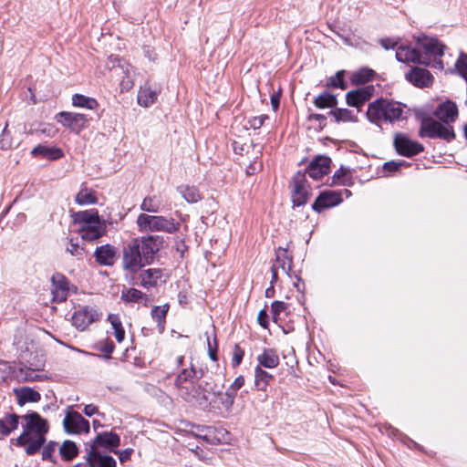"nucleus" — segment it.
Instances as JSON below:
<instances>
[{"label": "nucleus", "mask_w": 467, "mask_h": 467, "mask_svg": "<svg viewBox=\"0 0 467 467\" xmlns=\"http://www.w3.org/2000/svg\"><path fill=\"white\" fill-rule=\"evenodd\" d=\"M374 71L369 68H362L355 73L351 77V80L355 84H363L369 81L374 76Z\"/></svg>", "instance_id": "nucleus-43"}, {"label": "nucleus", "mask_w": 467, "mask_h": 467, "mask_svg": "<svg viewBox=\"0 0 467 467\" xmlns=\"http://www.w3.org/2000/svg\"><path fill=\"white\" fill-rule=\"evenodd\" d=\"M75 202L78 205H90L98 202L95 191L82 187L75 197Z\"/></svg>", "instance_id": "nucleus-32"}, {"label": "nucleus", "mask_w": 467, "mask_h": 467, "mask_svg": "<svg viewBox=\"0 0 467 467\" xmlns=\"http://www.w3.org/2000/svg\"><path fill=\"white\" fill-rule=\"evenodd\" d=\"M13 146V139L10 131L7 130V124H5L2 133L0 135V148L2 150H9Z\"/></svg>", "instance_id": "nucleus-44"}, {"label": "nucleus", "mask_w": 467, "mask_h": 467, "mask_svg": "<svg viewBox=\"0 0 467 467\" xmlns=\"http://www.w3.org/2000/svg\"><path fill=\"white\" fill-rule=\"evenodd\" d=\"M120 445V437L112 431H103L91 440L86 449H96L105 452H114Z\"/></svg>", "instance_id": "nucleus-8"}, {"label": "nucleus", "mask_w": 467, "mask_h": 467, "mask_svg": "<svg viewBox=\"0 0 467 467\" xmlns=\"http://www.w3.org/2000/svg\"><path fill=\"white\" fill-rule=\"evenodd\" d=\"M420 136L422 138H439L451 140L454 138L455 135L453 130L451 127L445 126L431 118H424L421 120Z\"/></svg>", "instance_id": "nucleus-7"}, {"label": "nucleus", "mask_w": 467, "mask_h": 467, "mask_svg": "<svg viewBox=\"0 0 467 467\" xmlns=\"http://www.w3.org/2000/svg\"><path fill=\"white\" fill-rule=\"evenodd\" d=\"M196 370L192 365L190 368H183L174 379V387L178 396L187 403L208 409L212 404V395L215 390L208 381L195 379Z\"/></svg>", "instance_id": "nucleus-1"}, {"label": "nucleus", "mask_w": 467, "mask_h": 467, "mask_svg": "<svg viewBox=\"0 0 467 467\" xmlns=\"http://www.w3.org/2000/svg\"><path fill=\"white\" fill-rule=\"evenodd\" d=\"M260 367L275 368L279 365V357L273 348H264L261 354L256 357Z\"/></svg>", "instance_id": "nucleus-28"}, {"label": "nucleus", "mask_w": 467, "mask_h": 467, "mask_svg": "<svg viewBox=\"0 0 467 467\" xmlns=\"http://www.w3.org/2000/svg\"><path fill=\"white\" fill-rule=\"evenodd\" d=\"M78 451L76 443L71 441H64L60 447V454L67 461L75 458L78 455Z\"/></svg>", "instance_id": "nucleus-42"}, {"label": "nucleus", "mask_w": 467, "mask_h": 467, "mask_svg": "<svg viewBox=\"0 0 467 467\" xmlns=\"http://www.w3.org/2000/svg\"><path fill=\"white\" fill-rule=\"evenodd\" d=\"M169 307L168 304H164L161 306H156L151 309V317L157 322L160 332H162L165 328V319Z\"/></svg>", "instance_id": "nucleus-33"}, {"label": "nucleus", "mask_w": 467, "mask_h": 467, "mask_svg": "<svg viewBox=\"0 0 467 467\" xmlns=\"http://www.w3.org/2000/svg\"><path fill=\"white\" fill-rule=\"evenodd\" d=\"M72 105L78 108H85L88 109H95L98 108V101L90 97L82 94H74L72 96Z\"/></svg>", "instance_id": "nucleus-36"}, {"label": "nucleus", "mask_w": 467, "mask_h": 467, "mask_svg": "<svg viewBox=\"0 0 467 467\" xmlns=\"http://www.w3.org/2000/svg\"><path fill=\"white\" fill-rule=\"evenodd\" d=\"M86 462L90 467H117V461L109 453L94 449H86Z\"/></svg>", "instance_id": "nucleus-14"}, {"label": "nucleus", "mask_w": 467, "mask_h": 467, "mask_svg": "<svg viewBox=\"0 0 467 467\" xmlns=\"http://www.w3.org/2000/svg\"><path fill=\"white\" fill-rule=\"evenodd\" d=\"M312 118H314L316 119H318V120L325 119V117L323 115H320V114H313Z\"/></svg>", "instance_id": "nucleus-64"}, {"label": "nucleus", "mask_w": 467, "mask_h": 467, "mask_svg": "<svg viewBox=\"0 0 467 467\" xmlns=\"http://www.w3.org/2000/svg\"><path fill=\"white\" fill-rule=\"evenodd\" d=\"M161 200L156 195L145 197L140 203V210L146 213H158L161 211Z\"/></svg>", "instance_id": "nucleus-35"}, {"label": "nucleus", "mask_w": 467, "mask_h": 467, "mask_svg": "<svg viewBox=\"0 0 467 467\" xmlns=\"http://www.w3.org/2000/svg\"><path fill=\"white\" fill-rule=\"evenodd\" d=\"M71 217L83 240L95 241L106 233L105 221L99 217L96 209L78 211L74 213Z\"/></svg>", "instance_id": "nucleus-4"}, {"label": "nucleus", "mask_w": 467, "mask_h": 467, "mask_svg": "<svg viewBox=\"0 0 467 467\" xmlns=\"http://www.w3.org/2000/svg\"><path fill=\"white\" fill-rule=\"evenodd\" d=\"M67 252L69 253L72 256H82L84 249L83 247L79 246L78 243L73 242V240H70L67 248Z\"/></svg>", "instance_id": "nucleus-47"}, {"label": "nucleus", "mask_w": 467, "mask_h": 467, "mask_svg": "<svg viewBox=\"0 0 467 467\" xmlns=\"http://www.w3.org/2000/svg\"><path fill=\"white\" fill-rule=\"evenodd\" d=\"M83 412L88 417H91L94 414L98 413V408L93 404H88L84 407Z\"/></svg>", "instance_id": "nucleus-56"}, {"label": "nucleus", "mask_w": 467, "mask_h": 467, "mask_svg": "<svg viewBox=\"0 0 467 467\" xmlns=\"http://www.w3.org/2000/svg\"><path fill=\"white\" fill-rule=\"evenodd\" d=\"M166 275L160 268H149L140 274V284L144 288L155 287L166 279Z\"/></svg>", "instance_id": "nucleus-18"}, {"label": "nucleus", "mask_w": 467, "mask_h": 467, "mask_svg": "<svg viewBox=\"0 0 467 467\" xmlns=\"http://www.w3.org/2000/svg\"><path fill=\"white\" fill-rule=\"evenodd\" d=\"M271 105L275 111L278 109V107H279V96L278 95H273L271 97Z\"/></svg>", "instance_id": "nucleus-59"}, {"label": "nucleus", "mask_w": 467, "mask_h": 467, "mask_svg": "<svg viewBox=\"0 0 467 467\" xmlns=\"http://www.w3.org/2000/svg\"><path fill=\"white\" fill-rule=\"evenodd\" d=\"M272 314L275 320H276L280 314L286 309V304L282 301H274L272 303Z\"/></svg>", "instance_id": "nucleus-49"}, {"label": "nucleus", "mask_w": 467, "mask_h": 467, "mask_svg": "<svg viewBox=\"0 0 467 467\" xmlns=\"http://www.w3.org/2000/svg\"><path fill=\"white\" fill-rule=\"evenodd\" d=\"M120 298L125 303H142L145 306H148L150 303L149 296L136 288L123 289Z\"/></svg>", "instance_id": "nucleus-26"}, {"label": "nucleus", "mask_w": 467, "mask_h": 467, "mask_svg": "<svg viewBox=\"0 0 467 467\" xmlns=\"http://www.w3.org/2000/svg\"><path fill=\"white\" fill-rule=\"evenodd\" d=\"M14 393L19 406H24L26 403H36L41 400L40 393L29 387L14 389Z\"/></svg>", "instance_id": "nucleus-25"}, {"label": "nucleus", "mask_w": 467, "mask_h": 467, "mask_svg": "<svg viewBox=\"0 0 467 467\" xmlns=\"http://www.w3.org/2000/svg\"><path fill=\"white\" fill-rule=\"evenodd\" d=\"M63 427L68 434H80L89 432V422L80 413L67 410L63 420Z\"/></svg>", "instance_id": "nucleus-10"}, {"label": "nucleus", "mask_w": 467, "mask_h": 467, "mask_svg": "<svg viewBox=\"0 0 467 467\" xmlns=\"http://www.w3.org/2000/svg\"><path fill=\"white\" fill-rule=\"evenodd\" d=\"M257 320H258V323L260 324V326H262L265 328L267 327L268 315L265 310L263 309V310L259 311L258 316H257Z\"/></svg>", "instance_id": "nucleus-54"}, {"label": "nucleus", "mask_w": 467, "mask_h": 467, "mask_svg": "<svg viewBox=\"0 0 467 467\" xmlns=\"http://www.w3.org/2000/svg\"><path fill=\"white\" fill-rule=\"evenodd\" d=\"M243 356H244V351L239 348H236L235 350H234V358H233V363L234 366H238L242 359H243Z\"/></svg>", "instance_id": "nucleus-55"}, {"label": "nucleus", "mask_w": 467, "mask_h": 467, "mask_svg": "<svg viewBox=\"0 0 467 467\" xmlns=\"http://www.w3.org/2000/svg\"><path fill=\"white\" fill-rule=\"evenodd\" d=\"M208 347H209V356L212 360L215 361L217 359L216 352H215V350L212 349L211 343H210L209 339H208Z\"/></svg>", "instance_id": "nucleus-62"}, {"label": "nucleus", "mask_w": 467, "mask_h": 467, "mask_svg": "<svg viewBox=\"0 0 467 467\" xmlns=\"http://www.w3.org/2000/svg\"><path fill=\"white\" fill-rule=\"evenodd\" d=\"M406 165V161H392L386 162L383 166V171L386 175L389 176L393 172L399 171L402 166Z\"/></svg>", "instance_id": "nucleus-46"}, {"label": "nucleus", "mask_w": 467, "mask_h": 467, "mask_svg": "<svg viewBox=\"0 0 467 467\" xmlns=\"http://www.w3.org/2000/svg\"><path fill=\"white\" fill-rule=\"evenodd\" d=\"M331 160L326 156H318L315 158L307 167L308 175L318 180L327 174L330 170Z\"/></svg>", "instance_id": "nucleus-19"}, {"label": "nucleus", "mask_w": 467, "mask_h": 467, "mask_svg": "<svg viewBox=\"0 0 467 467\" xmlns=\"http://www.w3.org/2000/svg\"><path fill=\"white\" fill-rule=\"evenodd\" d=\"M108 320L109 321L112 329L114 330V336L116 340L120 343L125 338V331L122 327V323L116 314H109L108 317Z\"/></svg>", "instance_id": "nucleus-38"}, {"label": "nucleus", "mask_w": 467, "mask_h": 467, "mask_svg": "<svg viewBox=\"0 0 467 467\" xmlns=\"http://www.w3.org/2000/svg\"><path fill=\"white\" fill-rule=\"evenodd\" d=\"M34 157L40 156L47 160H57L63 156V151L57 147H48L39 144L31 150Z\"/></svg>", "instance_id": "nucleus-30"}, {"label": "nucleus", "mask_w": 467, "mask_h": 467, "mask_svg": "<svg viewBox=\"0 0 467 467\" xmlns=\"http://www.w3.org/2000/svg\"><path fill=\"white\" fill-rule=\"evenodd\" d=\"M132 452H133L132 448H127L122 451L116 449V451H114L113 453L118 455L120 462H125L130 459Z\"/></svg>", "instance_id": "nucleus-50"}, {"label": "nucleus", "mask_w": 467, "mask_h": 467, "mask_svg": "<svg viewBox=\"0 0 467 467\" xmlns=\"http://www.w3.org/2000/svg\"><path fill=\"white\" fill-rule=\"evenodd\" d=\"M291 194L293 203L296 206H301L306 203L309 197V190L306 175L302 172H297L294 177L291 183Z\"/></svg>", "instance_id": "nucleus-12"}, {"label": "nucleus", "mask_w": 467, "mask_h": 467, "mask_svg": "<svg viewBox=\"0 0 467 467\" xmlns=\"http://www.w3.org/2000/svg\"><path fill=\"white\" fill-rule=\"evenodd\" d=\"M146 265L148 263L142 258L137 247L130 242L123 250L122 266L124 270L134 274Z\"/></svg>", "instance_id": "nucleus-9"}, {"label": "nucleus", "mask_w": 467, "mask_h": 467, "mask_svg": "<svg viewBox=\"0 0 467 467\" xmlns=\"http://www.w3.org/2000/svg\"><path fill=\"white\" fill-rule=\"evenodd\" d=\"M382 47L386 49L393 48L395 47V43H391L389 39H383L381 41Z\"/></svg>", "instance_id": "nucleus-60"}, {"label": "nucleus", "mask_w": 467, "mask_h": 467, "mask_svg": "<svg viewBox=\"0 0 467 467\" xmlns=\"http://www.w3.org/2000/svg\"><path fill=\"white\" fill-rule=\"evenodd\" d=\"M396 150L403 156L411 157L423 151L424 147L422 144L411 140L410 138L403 134H398L394 140Z\"/></svg>", "instance_id": "nucleus-13"}, {"label": "nucleus", "mask_w": 467, "mask_h": 467, "mask_svg": "<svg viewBox=\"0 0 467 467\" xmlns=\"http://www.w3.org/2000/svg\"><path fill=\"white\" fill-rule=\"evenodd\" d=\"M57 122L75 133H79L88 127V119L84 114L75 112H59L56 116Z\"/></svg>", "instance_id": "nucleus-11"}, {"label": "nucleus", "mask_w": 467, "mask_h": 467, "mask_svg": "<svg viewBox=\"0 0 467 467\" xmlns=\"http://www.w3.org/2000/svg\"><path fill=\"white\" fill-rule=\"evenodd\" d=\"M445 46L438 39L423 36L418 38V47L400 46L396 50V58L402 63L424 64L435 68L444 67L441 57Z\"/></svg>", "instance_id": "nucleus-2"}, {"label": "nucleus", "mask_w": 467, "mask_h": 467, "mask_svg": "<svg viewBox=\"0 0 467 467\" xmlns=\"http://www.w3.org/2000/svg\"><path fill=\"white\" fill-rule=\"evenodd\" d=\"M244 377L238 376L228 389L231 391H233L234 394H237V391L244 386Z\"/></svg>", "instance_id": "nucleus-53"}, {"label": "nucleus", "mask_w": 467, "mask_h": 467, "mask_svg": "<svg viewBox=\"0 0 467 467\" xmlns=\"http://www.w3.org/2000/svg\"><path fill=\"white\" fill-rule=\"evenodd\" d=\"M51 282L53 299L57 302L65 301L69 291V283L67 279L63 275L56 273L52 275Z\"/></svg>", "instance_id": "nucleus-16"}, {"label": "nucleus", "mask_w": 467, "mask_h": 467, "mask_svg": "<svg viewBox=\"0 0 467 467\" xmlns=\"http://www.w3.org/2000/svg\"><path fill=\"white\" fill-rule=\"evenodd\" d=\"M94 255L98 264L110 266L116 261L117 248L110 244H104L96 248Z\"/></svg>", "instance_id": "nucleus-23"}, {"label": "nucleus", "mask_w": 467, "mask_h": 467, "mask_svg": "<svg viewBox=\"0 0 467 467\" xmlns=\"http://www.w3.org/2000/svg\"><path fill=\"white\" fill-rule=\"evenodd\" d=\"M291 260L286 255L285 249H278L276 252V261L273 265L278 267V271L281 270L286 275H289L291 270Z\"/></svg>", "instance_id": "nucleus-37"}, {"label": "nucleus", "mask_w": 467, "mask_h": 467, "mask_svg": "<svg viewBox=\"0 0 467 467\" xmlns=\"http://www.w3.org/2000/svg\"><path fill=\"white\" fill-rule=\"evenodd\" d=\"M337 122H356L357 117L348 109H336L329 112Z\"/></svg>", "instance_id": "nucleus-40"}, {"label": "nucleus", "mask_w": 467, "mask_h": 467, "mask_svg": "<svg viewBox=\"0 0 467 467\" xmlns=\"http://www.w3.org/2000/svg\"><path fill=\"white\" fill-rule=\"evenodd\" d=\"M372 92V87H365L348 91L346 95L347 104L350 107L360 108L371 98Z\"/></svg>", "instance_id": "nucleus-22"}, {"label": "nucleus", "mask_w": 467, "mask_h": 467, "mask_svg": "<svg viewBox=\"0 0 467 467\" xmlns=\"http://www.w3.org/2000/svg\"><path fill=\"white\" fill-rule=\"evenodd\" d=\"M23 432L17 437L16 444L25 448L26 454L36 453L46 441L49 430L48 422L37 412L21 416Z\"/></svg>", "instance_id": "nucleus-3"}, {"label": "nucleus", "mask_w": 467, "mask_h": 467, "mask_svg": "<svg viewBox=\"0 0 467 467\" xmlns=\"http://www.w3.org/2000/svg\"><path fill=\"white\" fill-rule=\"evenodd\" d=\"M43 133L45 134H47L48 136H54L57 132V130L51 126V125H47L46 128H44L42 130H41Z\"/></svg>", "instance_id": "nucleus-58"}, {"label": "nucleus", "mask_w": 467, "mask_h": 467, "mask_svg": "<svg viewBox=\"0 0 467 467\" xmlns=\"http://www.w3.org/2000/svg\"><path fill=\"white\" fill-rule=\"evenodd\" d=\"M348 181L347 171L342 168L337 171L332 177L333 185H347Z\"/></svg>", "instance_id": "nucleus-45"}, {"label": "nucleus", "mask_w": 467, "mask_h": 467, "mask_svg": "<svg viewBox=\"0 0 467 467\" xmlns=\"http://www.w3.org/2000/svg\"><path fill=\"white\" fill-rule=\"evenodd\" d=\"M178 191L187 202L194 203L201 199L199 191L193 186H181Z\"/></svg>", "instance_id": "nucleus-41"}, {"label": "nucleus", "mask_w": 467, "mask_h": 467, "mask_svg": "<svg viewBox=\"0 0 467 467\" xmlns=\"http://www.w3.org/2000/svg\"><path fill=\"white\" fill-rule=\"evenodd\" d=\"M271 272H272V283H273V282H275L277 279L278 267L276 265H273L271 268Z\"/></svg>", "instance_id": "nucleus-61"}, {"label": "nucleus", "mask_w": 467, "mask_h": 467, "mask_svg": "<svg viewBox=\"0 0 467 467\" xmlns=\"http://www.w3.org/2000/svg\"><path fill=\"white\" fill-rule=\"evenodd\" d=\"M139 250L140 255L148 263L152 260L154 254L158 252L159 247L156 239L153 236L134 238L130 241Z\"/></svg>", "instance_id": "nucleus-15"}, {"label": "nucleus", "mask_w": 467, "mask_h": 467, "mask_svg": "<svg viewBox=\"0 0 467 467\" xmlns=\"http://www.w3.org/2000/svg\"><path fill=\"white\" fill-rule=\"evenodd\" d=\"M434 115L443 123H451L458 117L457 105L451 100L441 103L435 109Z\"/></svg>", "instance_id": "nucleus-21"}, {"label": "nucleus", "mask_w": 467, "mask_h": 467, "mask_svg": "<svg viewBox=\"0 0 467 467\" xmlns=\"http://www.w3.org/2000/svg\"><path fill=\"white\" fill-rule=\"evenodd\" d=\"M137 226L140 232H164L174 234L180 229V223L171 217L140 213L137 218Z\"/></svg>", "instance_id": "nucleus-6"}, {"label": "nucleus", "mask_w": 467, "mask_h": 467, "mask_svg": "<svg viewBox=\"0 0 467 467\" xmlns=\"http://www.w3.org/2000/svg\"><path fill=\"white\" fill-rule=\"evenodd\" d=\"M183 360H184V357L183 356H178L176 358V360H175L176 365L177 366H182L183 364Z\"/></svg>", "instance_id": "nucleus-63"}, {"label": "nucleus", "mask_w": 467, "mask_h": 467, "mask_svg": "<svg viewBox=\"0 0 467 467\" xmlns=\"http://www.w3.org/2000/svg\"><path fill=\"white\" fill-rule=\"evenodd\" d=\"M342 202L339 192L335 191H328L320 193L313 203V209L317 212H321L325 209L336 206Z\"/></svg>", "instance_id": "nucleus-20"}, {"label": "nucleus", "mask_w": 467, "mask_h": 467, "mask_svg": "<svg viewBox=\"0 0 467 467\" xmlns=\"http://www.w3.org/2000/svg\"><path fill=\"white\" fill-rule=\"evenodd\" d=\"M330 84L335 88L345 89L347 87L344 81V71L337 72V74L330 78Z\"/></svg>", "instance_id": "nucleus-48"}, {"label": "nucleus", "mask_w": 467, "mask_h": 467, "mask_svg": "<svg viewBox=\"0 0 467 467\" xmlns=\"http://www.w3.org/2000/svg\"><path fill=\"white\" fill-rule=\"evenodd\" d=\"M158 98V92L151 88L148 84L140 87L138 95L137 102L140 106L149 108L155 103Z\"/></svg>", "instance_id": "nucleus-27"}, {"label": "nucleus", "mask_w": 467, "mask_h": 467, "mask_svg": "<svg viewBox=\"0 0 467 467\" xmlns=\"http://www.w3.org/2000/svg\"><path fill=\"white\" fill-rule=\"evenodd\" d=\"M314 103L319 109L333 108L337 104V99L336 96L326 92L318 95Z\"/></svg>", "instance_id": "nucleus-39"}, {"label": "nucleus", "mask_w": 467, "mask_h": 467, "mask_svg": "<svg viewBox=\"0 0 467 467\" xmlns=\"http://www.w3.org/2000/svg\"><path fill=\"white\" fill-rule=\"evenodd\" d=\"M98 317L99 315L95 309L85 307L74 313L72 322L77 329L83 331L88 328L91 323L97 320Z\"/></svg>", "instance_id": "nucleus-17"}, {"label": "nucleus", "mask_w": 467, "mask_h": 467, "mask_svg": "<svg viewBox=\"0 0 467 467\" xmlns=\"http://www.w3.org/2000/svg\"><path fill=\"white\" fill-rule=\"evenodd\" d=\"M273 376L264 370L262 367L256 366L254 368V384L255 387L262 391H265L269 381Z\"/></svg>", "instance_id": "nucleus-34"}, {"label": "nucleus", "mask_w": 467, "mask_h": 467, "mask_svg": "<svg viewBox=\"0 0 467 467\" xmlns=\"http://www.w3.org/2000/svg\"><path fill=\"white\" fill-rule=\"evenodd\" d=\"M213 396L219 397V402L212 399V404L208 409H224L225 410L229 411L234 405L236 394L227 389L224 393L215 391V395Z\"/></svg>", "instance_id": "nucleus-29"}, {"label": "nucleus", "mask_w": 467, "mask_h": 467, "mask_svg": "<svg viewBox=\"0 0 467 467\" xmlns=\"http://www.w3.org/2000/svg\"><path fill=\"white\" fill-rule=\"evenodd\" d=\"M404 107L396 101L379 99L368 105L367 117L370 122H394L404 119Z\"/></svg>", "instance_id": "nucleus-5"}, {"label": "nucleus", "mask_w": 467, "mask_h": 467, "mask_svg": "<svg viewBox=\"0 0 467 467\" xmlns=\"http://www.w3.org/2000/svg\"><path fill=\"white\" fill-rule=\"evenodd\" d=\"M21 417L16 414H7L0 419V437L8 436L13 431L17 429Z\"/></svg>", "instance_id": "nucleus-31"}, {"label": "nucleus", "mask_w": 467, "mask_h": 467, "mask_svg": "<svg viewBox=\"0 0 467 467\" xmlns=\"http://www.w3.org/2000/svg\"><path fill=\"white\" fill-rule=\"evenodd\" d=\"M99 348V350L106 353L107 354V358H109V355L114 350V344L111 341L105 340V341L100 342L99 344V348Z\"/></svg>", "instance_id": "nucleus-52"}, {"label": "nucleus", "mask_w": 467, "mask_h": 467, "mask_svg": "<svg viewBox=\"0 0 467 467\" xmlns=\"http://www.w3.org/2000/svg\"><path fill=\"white\" fill-rule=\"evenodd\" d=\"M267 119L268 117L266 115L253 117L249 120L250 127L253 128L254 130L260 129L263 126L265 120Z\"/></svg>", "instance_id": "nucleus-51"}, {"label": "nucleus", "mask_w": 467, "mask_h": 467, "mask_svg": "<svg viewBox=\"0 0 467 467\" xmlns=\"http://www.w3.org/2000/svg\"><path fill=\"white\" fill-rule=\"evenodd\" d=\"M406 79L414 86L423 88L431 84L432 76L427 69L414 67L406 74Z\"/></svg>", "instance_id": "nucleus-24"}, {"label": "nucleus", "mask_w": 467, "mask_h": 467, "mask_svg": "<svg viewBox=\"0 0 467 467\" xmlns=\"http://www.w3.org/2000/svg\"><path fill=\"white\" fill-rule=\"evenodd\" d=\"M29 373L26 374L25 380L27 381H34V380H40L41 376L38 374H36L34 371H31L30 369H27Z\"/></svg>", "instance_id": "nucleus-57"}]
</instances>
